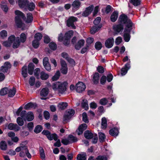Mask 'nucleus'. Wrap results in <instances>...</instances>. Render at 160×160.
Wrapping results in <instances>:
<instances>
[{
    "label": "nucleus",
    "instance_id": "obj_1",
    "mask_svg": "<svg viewBox=\"0 0 160 160\" xmlns=\"http://www.w3.org/2000/svg\"><path fill=\"white\" fill-rule=\"evenodd\" d=\"M26 142H22L20 143V146L17 147L15 150L17 152H21L19 153V156L20 157H24L26 154L28 158H31V155L29 152L27 146L24 144Z\"/></svg>",
    "mask_w": 160,
    "mask_h": 160
},
{
    "label": "nucleus",
    "instance_id": "obj_2",
    "mask_svg": "<svg viewBox=\"0 0 160 160\" xmlns=\"http://www.w3.org/2000/svg\"><path fill=\"white\" fill-rule=\"evenodd\" d=\"M68 84L66 82H56L53 83L52 87L54 91H58L59 93L63 94L66 90Z\"/></svg>",
    "mask_w": 160,
    "mask_h": 160
},
{
    "label": "nucleus",
    "instance_id": "obj_3",
    "mask_svg": "<svg viewBox=\"0 0 160 160\" xmlns=\"http://www.w3.org/2000/svg\"><path fill=\"white\" fill-rule=\"evenodd\" d=\"M15 13L17 15L15 17L16 24L18 27L21 28L22 25L21 18L24 19L25 17L22 12L18 10L15 11Z\"/></svg>",
    "mask_w": 160,
    "mask_h": 160
},
{
    "label": "nucleus",
    "instance_id": "obj_4",
    "mask_svg": "<svg viewBox=\"0 0 160 160\" xmlns=\"http://www.w3.org/2000/svg\"><path fill=\"white\" fill-rule=\"evenodd\" d=\"M84 136L88 139L93 138L92 142L94 143H96L97 142L98 140L97 135L96 134H93L89 131H86L85 132Z\"/></svg>",
    "mask_w": 160,
    "mask_h": 160
},
{
    "label": "nucleus",
    "instance_id": "obj_5",
    "mask_svg": "<svg viewBox=\"0 0 160 160\" xmlns=\"http://www.w3.org/2000/svg\"><path fill=\"white\" fill-rule=\"evenodd\" d=\"M119 20L121 22L126 24V26L128 25L130 28L132 27V23L131 20L128 19L126 15L124 14L121 15L119 18Z\"/></svg>",
    "mask_w": 160,
    "mask_h": 160
},
{
    "label": "nucleus",
    "instance_id": "obj_6",
    "mask_svg": "<svg viewBox=\"0 0 160 160\" xmlns=\"http://www.w3.org/2000/svg\"><path fill=\"white\" fill-rule=\"evenodd\" d=\"M132 29V28H130L127 25L125 28L124 31L123 37L125 41L128 42L130 39V32Z\"/></svg>",
    "mask_w": 160,
    "mask_h": 160
},
{
    "label": "nucleus",
    "instance_id": "obj_7",
    "mask_svg": "<svg viewBox=\"0 0 160 160\" xmlns=\"http://www.w3.org/2000/svg\"><path fill=\"white\" fill-rule=\"evenodd\" d=\"M15 37L14 35H11L8 38L7 40L3 42L2 44L3 46L6 48L10 47L15 40Z\"/></svg>",
    "mask_w": 160,
    "mask_h": 160
},
{
    "label": "nucleus",
    "instance_id": "obj_8",
    "mask_svg": "<svg viewBox=\"0 0 160 160\" xmlns=\"http://www.w3.org/2000/svg\"><path fill=\"white\" fill-rule=\"evenodd\" d=\"M42 133L46 135L48 138L50 140L54 139L56 141L58 138V136L56 134H51L50 132L47 130H43L42 132Z\"/></svg>",
    "mask_w": 160,
    "mask_h": 160
},
{
    "label": "nucleus",
    "instance_id": "obj_9",
    "mask_svg": "<svg viewBox=\"0 0 160 160\" xmlns=\"http://www.w3.org/2000/svg\"><path fill=\"white\" fill-rule=\"evenodd\" d=\"M78 19L77 18L73 16L70 17L67 21V25L68 27H71L72 28L75 29L76 26L74 23Z\"/></svg>",
    "mask_w": 160,
    "mask_h": 160
},
{
    "label": "nucleus",
    "instance_id": "obj_10",
    "mask_svg": "<svg viewBox=\"0 0 160 160\" xmlns=\"http://www.w3.org/2000/svg\"><path fill=\"white\" fill-rule=\"evenodd\" d=\"M86 88V85L82 82H79L75 86V89L77 92L80 93L83 91Z\"/></svg>",
    "mask_w": 160,
    "mask_h": 160
},
{
    "label": "nucleus",
    "instance_id": "obj_11",
    "mask_svg": "<svg viewBox=\"0 0 160 160\" xmlns=\"http://www.w3.org/2000/svg\"><path fill=\"white\" fill-rule=\"evenodd\" d=\"M60 63L61 66V72L64 74H66L68 70L67 63L64 60L62 59H61Z\"/></svg>",
    "mask_w": 160,
    "mask_h": 160
},
{
    "label": "nucleus",
    "instance_id": "obj_12",
    "mask_svg": "<svg viewBox=\"0 0 160 160\" xmlns=\"http://www.w3.org/2000/svg\"><path fill=\"white\" fill-rule=\"evenodd\" d=\"M74 113V111L72 109L68 110L64 116L63 120L66 121L69 120Z\"/></svg>",
    "mask_w": 160,
    "mask_h": 160
},
{
    "label": "nucleus",
    "instance_id": "obj_13",
    "mask_svg": "<svg viewBox=\"0 0 160 160\" xmlns=\"http://www.w3.org/2000/svg\"><path fill=\"white\" fill-rule=\"evenodd\" d=\"M11 67V65L9 62H6L4 65L1 67L0 70L4 73L7 72L8 69L10 68Z\"/></svg>",
    "mask_w": 160,
    "mask_h": 160
},
{
    "label": "nucleus",
    "instance_id": "obj_14",
    "mask_svg": "<svg viewBox=\"0 0 160 160\" xmlns=\"http://www.w3.org/2000/svg\"><path fill=\"white\" fill-rule=\"evenodd\" d=\"M93 7V5H91L87 8L82 13V16L84 17H87L89 15L92 11Z\"/></svg>",
    "mask_w": 160,
    "mask_h": 160
},
{
    "label": "nucleus",
    "instance_id": "obj_15",
    "mask_svg": "<svg viewBox=\"0 0 160 160\" xmlns=\"http://www.w3.org/2000/svg\"><path fill=\"white\" fill-rule=\"evenodd\" d=\"M87 125L86 124H83L80 126L77 132L78 135L82 134L83 131L87 128Z\"/></svg>",
    "mask_w": 160,
    "mask_h": 160
},
{
    "label": "nucleus",
    "instance_id": "obj_16",
    "mask_svg": "<svg viewBox=\"0 0 160 160\" xmlns=\"http://www.w3.org/2000/svg\"><path fill=\"white\" fill-rule=\"evenodd\" d=\"M19 7L21 8H23L26 7L28 4L27 0H17L16 1Z\"/></svg>",
    "mask_w": 160,
    "mask_h": 160
},
{
    "label": "nucleus",
    "instance_id": "obj_17",
    "mask_svg": "<svg viewBox=\"0 0 160 160\" xmlns=\"http://www.w3.org/2000/svg\"><path fill=\"white\" fill-rule=\"evenodd\" d=\"M113 38H109L106 41L105 46L108 48H111L113 46Z\"/></svg>",
    "mask_w": 160,
    "mask_h": 160
},
{
    "label": "nucleus",
    "instance_id": "obj_18",
    "mask_svg": "<svg viewBox=\"0 0 160 160\" xmlns=\"http://www.w3.org/2000/svg\"><path fill=\"white\" fill-rule=\"evenodd\" d=\"M8 128L10 130H13L16 131H18L20 128L17 124H13L12 123H9L8 124Z\"/></svg>",
    "mask_w": 160,
    "mask_h": 160
},
{
    "label": "nucleus",
    "instance_id": "obj_19",
    "mask_svg": "<svg viewBox=\"0 0 160 160\" xmlns=\"http://www.w3.org/2000/svg\"><path fill=\"white\" fill-rule=\"evenodd\" d=\"M40 78L42 80H47L49 78L48 74L46 73L44 71H42L40 73Z\"/></svg>",
    "mask_w": 160,
    "mask_h": 160
},
{
    "label": "nucleus",
    "instance_id": "obj_20",
    "mask_svg": "<svg viewBox=\"0 0 160 160\" xmlns=\"http://www.w3.org/2000/svg\"><path fill=\"white\" fill-rule=\"evenodd\" d=\"M113 29L116 32H119L123 30V28L122 25L119 24L113 26Z\"/></svg>",
    "mask_w": 160,
    "mask_h": 160
},
{
    "label": "nucleus",
    "instance_id": "obj_21",
    "mask_svg": "<svg viewBox=\"0 0 160 160\" xmlns=\"http://www.w3.org/2000/svg\"><path fill=\"white\" fill-rule=\"evenodd\" d=\"M99 79V74L98 72L95 73L93 75L92 78V81L95 84H97L98 83Z\"/></svg>",
    "mask_w": 160,
    "mask_h": 160
},
{
    "label": "nucleus",
    "instance_id": "obj_22",
    "mask_svg": "<svg viewBox=\"0 0 160 160\" xmlns=\"http://www.w3.org/2000/svg\"><path fill=\"white\" fill-rule=\"evenodd\" d=\"M84 43L85 41L84 40H80L75 45V48L77 50H79L84 45Z\"/></svg>",
    "mask_w": 160,
    "mask_h": 160
},
{
    "label": "nucleus",
    "instance_id": "obj_23",
    "mask_svg": "<svg viewBox=\"0 0 160 160\" xmlns=\"http://www.w3.org/2000/svg\"><path fill=\"white\" fill-rule=\"evenodd\" d=\"M109 133L113 136H116L118 133V130L117 128H113L109 131Z\"/></svg>",
    "mask_w": 160,
    "mask_h": 160
},
{
    "label": "nucleus",
    "instance_id": "obj_24",
    "mask_svg": "<svg viewBox=\"0 0 160 160\" xmlns=\"http://www.w3.org/2000/svg\"><path fill=\"white\" fill-rule=\"evenodd\" d=\"M48 89L47 88H44L41 91L40 96L41 97H46L48 93Z\"/></svg>",
    "mask_w": 160,
    "mask_h": 160
},
{
    "label": "nucleus",
    "instance_id": "obj_25",
    "mask_svg": "<svg viewBox=\"0 0 160 160\" xmlns=\"http://www.w3.org/2000/svg\"><path fill=\"white\" fill-rule=\"evenodd\" d=\"M12 47L14 48H17L20 45V42L19 39V38L17 37L15 38V40L14 41Z\"/></svg>",
    "mask_w": 160,
    "mask_h": 160
},
{
    "label": "nucleus",
    "instance_id": "obj_26",
    "mask_svg": "<svg viewBox=\"0 0 160 160\" xmlns=\"http://www.w3.org/2000/svg\"><path fill=\"white\" fill-rule=\"evenodd\" d=\"M8 92V95L9 97H12L15 94L16 92V89L14 88H9Z\"/></svg>",
    "mask_w": 160,
    "mask_h": 160
},
{
    "label": "nucleus",
    "instance_id": "obj_27",
    "mask_svg": "<svg viewBox=\"0 0 160 160\" xmlns=\"http://www.w3.org/2000/svg\"><path fill=\"white\" fill-rule=\"evenodd\" d=\"M118 13L117 12H114L111 16V19L112 22H114L117 19L118 17Z\"/></svg>",
    "mask_w": 160,
    "mask_h": 160
},
{
    "label": "nucleus",
    "instance_id": "obj_28",
    "mask_svg": "<svg viewBox=\"0 0 160 160\" xmlns=\"http://www.w3.org/2000/svg\"><path fill=\"white\" fill-rule=\"evenodd\" d=\"M33 118V114L32 112H29L26 114V120L30 121L32 120Z\"/></svg>",
    "mask_w": 160,
    "mask_h": 160
},
{
    "label": "nucleus",
    "instance_id": "obj_29",
    "mask_svg": "<svg viewBox=\"0 0 160 160\" xmlns=\"http://www.w3.org/2000/svg\"><path fill=\"white\" fill-rule=\"evenodd\" d=\"M34 66V65L32 63H30L28 65V72L30 75H32L33 73Z\"/></svg>",
    "mask_w": 160,
    "mask_h": 160
},
{
    "label": "nucleus",
    "instance_id": "obj_30",
    "mask_svg": "<svg viewBox=\"0 0 160 160\" xmlns=\"http://www.w3.org/2000/svg\"><path fill=\"white\" fill-rule=\"evenodd\" d=\"M107 120L106 118L103 117L102 118L101 122V127L102 129H105L107 127Z\"/></svg>",
    "mask_w": 160,
    "mask_h": 160
},
{
    "label": "nucleus",
    "instance_id": "obj_31",
    "mask_svg": "<svg viewBox=\"0 0 160 160\" xmlns=\"http://www.w3.org/2000/svg\"><path fill=\"white\" fill-rule=\"evenodd\" d=\"M82 107L85 110H87L88 109V101L86 99H84L81 103Z\"/></svg>",
    "mask_w": 160,
    "mask_h": 160
},
{
    "label": "nucleus",
    "instance_id": "obj_32",
    "mask_svg": "<svg viewBox=\"0 0 160 160\" xmlns=\"http://www.w3.org/2000/svg\"><path fill=\"white\" fill-rule=\"evenodd\" d=\"M33 17L32 14L31 13H28L27 15L26 22L27 23H30L32 21Z\"/></svg>",
    "mask_w": 160,
    "mask_h": 160
},
{
    "label": "nucleus",
    "instance_id": "obj_33",
    "mask_svg": "<svg viewBox=\"0 0 160 160\" xmlns=\"http://www.w3.org/2000/svg\"><path fill=\"white\" fill-rule=\"evenodd\" d=\"M68 106V104L66 102H62L60 103L58 105V107L61 109H64L66 108Z\"/></svg>",
    "mask_w": 160,
    "mask_h": 160
},
{
    "label": "nucleus",
    "instance_id": "obj_34",
    "mask_svg": "<svg viewBox=\"0 0 160 160\" xmlns=\"http://www.w3.org/2000/svg\"><path fill=\"white\" fill-rule=\"evenodd\" d=\"M26 6H27L28 9L29 11H32L35 8V5L33 3L31 2L28 3V4Z\"/></svg>",
    "mask_w": 160,
    "mask_h": 160
},
{
    "label": "nucleus",
    "instance_id": "obj_35",
    "mask_svg": "<svg viewBox=\"0 0 160 160\" xmlns=\"http://www.w3.org/2000/svg\"><path fill=\"white\" fill-rule=\"evenodd\" d=\"M22 74L23 76L25 78L28 76L27 72V67L26 66H23L22 68Z\"/></svg>",
    "mask_w": 160,
    "mask_h": 160
},
{
    "label": "nucleus",
    "instance_id": "obj_36",
    "mask_svg": "<svg viewBox=\"0 0 160 160\" xmlns=\"http://www.w3.org/2000/svg\"><path fill=\"white\" fill-rule=\"evenodd\" d=\"M100 28V27L98 26H95L92 28L90 30V32L92 34H94L95 32H97L99 29Z\"/></svg>",
    "mask_w": 160,
    "mask_h": 160
},
{
    "label": "nucleus",
    "instance_id": "obj_37",
    "mask_svg": "<svg viewBox=\"0 0 160 160\" xmlns=\"http://www.w3.org/2000/svg\"><path fill=\"white\" fill-rule=\"evenodd\" d=\"M130 2L134 6H137L139 5L141 3V0H130Z\"/></svg>",
    "mask_w": 160,
    "mask_h": 160
},
{
    "label": "nucleus",
    "instance_id": "obj_38",
    "mask_svg": "<svg viewBox=\"0 0 160 160\" xmlns=\"http://www.w3.org/2000/svg\"><path fill=\"white\" fill-rule=\"evenodd\" d=\"M80 5V2L78 1H74L72 4V7L75 9L78 8Z\"/></svg>",
    "mask_w": 160,
    "mask_h": 160
},
{
    "label": "nucleus",
    "instance_id": "obj_39",
    "mask_svg": "<svg viewBox=\"0 0 160 160\" xmlns=\"http://www.w3.org/2000/svg\"><path fill=\"white\" fill-rule=\"evenodd\" d=\"M68 139L69 140L70 143L75 142L78 141L77 138L72 135H69L68 137Z\"/></svg>",
    "mask_w": 160,
    "mask_h": 160
},
{
    "label": "nucleus",
    "instance_id": "obj_40",
    "mask_svg": "<svg viewBox=\"0 0 160 160\" xmlns=\"http://www.w3.org/2000/svg\"><path fill=\"white\" fill-rule=\"evenodd\" d=\"M73 32L72 30L68 31L65 35L66 39L67 40L69 39L73 35Z\"/></svg>",
    "mask_w": 160,
    "mask_h": 160
},
{
    "label": "nucleus",
    "instance_id": "obj_41",
    "mask_svg": "<svg viewBox=\"0 0 160 160\" xmlns=\"http://www.w3.org/2000/svg\"><path fill=\"white\" fill-rule=\"evenodd\" d=\"M77 159L78 160H86V154L84 153L78 154L77 157Z\"/></svg>",
    "mask_w": 160,
    "mask_h": 160
},
{
    "label": "nucleus",
    "instance_id": "obj_42",
    "mask_svg": "<svg viewBox=\"0 0 160 160\" xmlns=\"http://www.w3.org/2000/svg\"><path fill=\"white\" fill-rule=\"evenodd\" d=\"M0 148L3 150H6L7 148L6 143L5 141H2L0 143Z\"/></svg>",
    "mask_w": 160,
    "mask_h": 160
},
{
    "label": "nucleus",
    "instance_id": "obj_43",
    "mask_svg": "<svg viewBox=\"0 0 160 160\" xmlns=\"http://www.w3.org/2000/svg\"><path fill=\"white\" fill-rule=\"evenodd\" d=\"M9 88H4L2 89L0 91V94L1 95H4L8 93Z\"/></svg>",
    "mask_w": 160,
    "mask_h": 160
},
{
    "label": "nucleus",
    "instance_id": "obj_44",
    "mask_svg": "<svg viewBox=\"0 0 160 160\" xmlns=\"http://www.w3.org/2000/svg\"><path fill=\"white\" fill-rule=\"evenodd\" d=\"M99 140L101 142H103L105 139V136L104 133L102 132L99 133Z\"/></svg>",
    "mask_w": 160,
    "mask_h": 160
},
{
    "label": "nucleus",
    "instance_id": "obj_45",
    "mask_svg": "<svg viewBox=\"0 0 160 160\" xmlns=\"http://www.w3.org/2000/svg\"><path fill=\"white\" fill-rule=\"evenodd\" d=\"M40 69L39 68H36L34 70V74L37 79L40 78Z\"/></svg>",
    "mask_w": 160,
    "mask_h": 160
},
{
    "label": "nucleus",
    "instance_id": "obj_46",
    "mask_svg": "<svg viewBox=\"0 0 160 160\" xmlns=\"http://www.w3.org/2000/svg\"><path fill=\"white\" fill-rule=\"evenodd\" d=\"M60 76V73L59 71H57L55 75L52 77V81H56L58 79Z\"/></svg>",
    "mask_w": 160,
    "mask_h": 160
},
{
    "label": "nucleus",
    "instance_id": "obj_47",
    "mask_svg": "<svg viewBox=\"0 0 160 160\" xmlns=\"http://www.w3.org/2000/svg\"><path fill=\"white\" fill-rule=\"evenodd\" d=\"M42 35L41 33H37L34 36V39L39 41L42 39Z\"/></svg>",
    "mask_w": 160,
    "mask_h": 160
},
{
    "label": "nucleus",
    "instance_id": "obj_48",
    "mask_svg": "<svg viewBox=\"0 0 160 160\" xmlns=\"http://www.w3.org/2000/svg\"><path fill=\"white\" fill-rule=\"evenodd\" d=\"M42 129V127L40 125H37L35 128L34 132L37 133L41 132Z\"/></svg>",
    "mask_w": 160,
    "mask_h": 160
},
{
    "label": "nucleus",
    "instance_id": "obj_49",
    "mask_svg": "<svg viewBox=\"0 0 160 160\" xmlns=\"http://www.w3.org/2000/svg\"><path fill=\"white\" fill-rule=\"evenodd\" d=\"M7 36V31L3 30L0 32V36L3 39L6 37Z\"/></svg>",
    "mask_w": 160,
    "mask_h": 160
},
{
    "label": "nucleus",
    "instance_id": "obj_50",
    "mask_svg": "<svg viewBox=\"0 0 160 160\" xmlns=\"http://www.w3.org/2000/svg\"><path fill=\"white\" fill-rule=\"evenodd\" d=\"M27 38L26 35L24 33L21 34L20 37V41L22 42H24Z\"/></svg>",
    "mask_w": 160,
    "mask_h": 160
},
{
    "label": "nucleus",
    "instance_id": "obj_51",
    "mask_svg": "<svg viewBox=\"0 0 160 160\" xmlns=\"http://www.w3.org/2000/svg\"><path fill=\"white\" fill-rule=\"evenodd\" d=\"M39 45V41L38 40H36L34 39L32 42V45L34 48H37L38 47Z\"/></svg>",
    "mask_w": 160,
    "mask_h": 160
},
{
    "label": "nucleus",
    "instance_id": "obj_52",
    "mask_svg": "<svg viewBox=\"0 0 160 160\" xmlns=\"http://www.w3.org/2000/svg\"><path fill=\"white\" fill-rule=\"evenodd\" d=\"M34 107V104L31 102H30L26 105L24 108L26 109H29L33 108Z\"/></svg>",
    "mask_w": 160,
    "mask_h": 160
},
{
    "label": "nucleus",
    "instance_id": "obj_53",
    "mask_svg": "<svg viewBox=\"0 0 160 160\" xmlns=\"http://www.w3.org/2000/svg\"><path fill=\"white\" fill-rule=\"evenodd\" d=\"M40 154L41 159L42 160H45V154L44 151L42 148L40 150Z\"/></svg>",
    "mask_w": 160,
    "mask_h": 160
},
{
    "label": "nucleus",
    "instance_id": "obj_54",
    "mask_svg": "<svg viewBox=\"0 0 160 160\" xmlns=\"http://www.w3.org/2000/svg\"><path fill=\"white\" fill-rule=\"evenodd\" d=\"M17 122L18 125L20 126H22L23 125L24 122L22 118L20 117H19L17 118Z\"/></svg>",
    "mask_w": 160,
    "mask_h": 160
},
{
    "label": "nucleus",
    "instance_id": "obj_55",
    "mask_svg": "<svg viewBox=\"0 0 160 160\" xmlns=\"http://www.w3.org/2000/svg\"><path fill=\"white\" fill-rule=\"evenodd\" d=\"M108 101L106 98H104L101 99L99 101V103L102 105H105L107 104Z\"/></svg>",
    "mask_w": 160,
    "mask_h": 160
},
{
    "label": "nucleus",
    "instance_id": "obj_56",
    "mask_svg": "<svg viewBox=\"0 0 160 160\" xmlns=\"http://www.w3.org/2000/svg\"><path fill=\"white\" fill-rule=\"evenodd\" d=\"M49 47L51 49L54 50H56L57 47L56 44L53 42H51L49 44Z\"/></svg>",
    "mask_w": 160,
    "mask_h": 160
},
{
    "label": "nucleus",
    "instance_id": "obj_57",
    "mask_svg": "<svg viewBox=\"0 0 160 160\" xmlns=\"http://www.w3.org/2000/svg\"><path fill=\"white\" fill-rule=\"evenodd\" d=\"M35 79L33 77H31L29 80V83L30 86H33L35 84Z\"/></svg>",
    "mask_w": 160,
    "mask_h": 160
},
{
    "label": "nucleus",
    "instance_id": "obj_58",
    "mask_svg": "<svg viewBox=\"0 0 160 160\" xmlns=\"http://www.w3.org/2000/svg\"><path fill=\"white\" fill-rule=\"evenodd\" d=\"M96 49L98 50H100L102 47V44L100 42H97L96 43L95 45Z\"/></svg>",
    "mask_w": 160,
    "mask_h": 160
},
{
    "label": "nucleus",
    "instance_id": "obj_59",
    "mask_svg": "<svg viewBox=\"0 0 160 160\" xmlns=\"http://www.w3.org/2000/svg\"><path fill=\"white\" fill-rule=\"evenodd\" d=\"M82 115L83 121L85 122H88V121L87 118V113L85 112H83L82 113Z\"/></svg>",
    "mask_w": 160,
    "mask_h": 160
},
{
    "label": "nucleus",
    "instance_id": "obj_60",
    "mask_svg": "<svg viewBox=\"0 0 160 160\" xmlns=\"http://www.w3.org/2000/svg\"><path fill=\"white\" fill-rule=\"evenodd\" d=\"M101 20V18L100 17H97L94 21V23L95 25H98Z\"/></svg>",
    "mask_w": 160,
    "mask_h": 160
},
{
    "label": "nucleus",
    "instance_id": "obj_61",
    "mask_svg": "<svg viewBox=\"0 0 160 160\" xmlns=\"http://www.w3.org/2000/svg\"><path fill=\"white\" fill-rule=\"evenodd\" d=\"M122 39L121 37H118L116 39L115 42L116 44L118 45L119 44L122 42Z\"/></svg>",
    "mask_w": 160,
    "mask_h": 160
},
{
    "label": "nucleus",
    "instance_id": "obj_62",
    "mask_svg": "<svg viewBox=\"0 0 160 160\" xmlns=\"http://www.w3.org/2000/svg\"><path fill=\"white\" fill-rule=\"evenodd\" d=\"M61 142L65 145H67L70 143V141L68 139H63L61 141Z\"/></svg>",
    "mask_w": 160,
    "mask_h": 160
},
{
    "label": "nucleus",
    "instance_id": "obj_63",
    "mask_svg": "<svg viewBox=\"0 0 160 160\" xmlns=\"http://www.w3.org/2000/svg\"><path fill=\"white\" fill-rule=\"evenodd\" d=\"M1 8L6 12H7L8 11V7L6 5L1 4Z\"/></svg>",
    "mask_w": 160,
    "mask_h": 160
},
{
    "label": "nucleus",
    "instance_id": "obj_64",
    "mask_svg": "<svg viewBox=\"0 0 160 160\" xmlns=\"http://www.w3.org/2000/svg\"><path fill=\"white\" fill-rule=\"evenodd\" d=\"M26 111H22L21 112L20 115L22 118L24 119V120H25L26 119Z\"/></svg>",
    "mask_w": 160,
    "mask_h": 160
}]
</instances>
